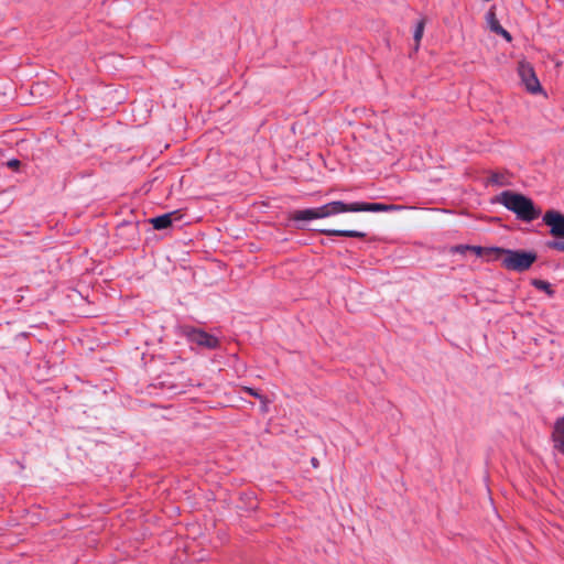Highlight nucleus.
Here are the masks:
<instances>
[{
	"instance_id": "obj_1",
	"label": "nucleus",
	"mask_w": 564,
	"mask_h": 564,
	"mask_svg": "<svg viewBox=\"0 0 564 564\" xmlns=\"http://www.w3.org/2000/svg\"><path fill=\"white\" fill-rule=\"evenodd\" d=\"M401 206L393 204H383V203H368V202H354V203H345L343 200H334L327 203L323 206L316 208H306L294 210L290 214L289 219L296 223V228L304 230L306 229L305 225L302 224L304 221H310L314 219L325 218L333 215L341 214V213H358V212H390L400 209Z\"/></svg>"
},
{
	"instance_id": "obj_2",
	"label": "nucleus",
	"mask_w": 564,
	"mask_h": 564,
	"mask_svg": "<svg viewBox=\"0 0 564 564\" xmlns=\"http://www.w3.org/2000/svg\"><path fill=\"white\" fill-rule=\"evenodd\" d=\"M491 202L501 204L508 210L512 212L517 219L524 223H531L538 219L542 214L541 208L535 205L533 199L520 192L510 189L503 191L495 196Z\"/></svg>"
},
{
	"instance_id": "obj_3",
	"label": "nucleus",
	"mask_w": 564,
	"mask_h": 564,
	"mask_svg": "<svg viewBox=\"0 0 564 564\" xmlns=\"http://www.w3.org/2000/svg\"><path fill=\"white\" fill-rule=\"evenodd\" d=\"M538 260V253L534 250L507 249L502 259V267L509 271L525 272Z\"/></svg>"
},
{
	"instance_id": "obj_4",
	"label": "nucleus",
	"mask_w": 564,
	"mask_h": 564,
	"mask_svg": "<svg viewBox=\"0 0 564 564\" xmlns=\"http://www.w3.org/2000/svg\"><path fill=\"white\" fill-rule=\"evenodd\" d=\"M518 74L521 78V83L525 86V89L530 94H541L544 93L543 87L535 74L533 65L523 59L518 64Z\"/></svg>"
},
{
	"instance_id": "obj_5",
	"label": "nucleus",
	"mask_w": 564,
	"mask_h": 564,
	"mask_svg": "<svg viewBox=\"0 0 564 564\" xmlns=\"http://www.w3.org/2000/svg\"><path fill=\"white\" fill-rule=\"evenodd\" d=\"M542 221L550 228L549 234L554 237L553 240L562 241L564 239V214L556 209H549L542 216Z\"/></svg>"
},
{
	"instance_id": "obj_6",
	"label": "nucleus",
	"mask_w": 564,
	"mask_h": 564,
	"mask_svg": "<svg viewBox=\"0 0 564 564\" xmlns=\"http://www.w3.org/2000/svg\"><path fill=\"white\" fill-rule=\"evenodd\" d=\"M184 334L186 338L198 346L214 349L218 345V340L210 334L205 333L204 330L196 328H184Z\"/></svg>"
},
{
	"instance_id": "obj_7",
	"label": "nucleus",
	"mask_w": 564,
	"mask_h": 564,
	"mask_svg": "<svg viewBox=\"0 0 564 564\" xmlns=\"http://www.w3.org/2000/svg\"><path fill=\"white\" fill-rule=\"evenodd\" d=\"M182 214L180 209L165 213L155 217L150 218L148 221L152 225L154 230H165L173 226V223L181 220Z\"/></svg>"
},
{
	"instance_id": "obj_8",
	"label": "nucleus",
	"mask_w": 564,
	"mask_h": 564,
	"mask_svg": "<svg viewBox=\"0 0 564 564\" xmlns=\"http://www.w3.org/2000/svg\"><path fill=\"white\" fill-rule=\"evenodd\" d=\"M486 20L488 22L489 29L497 35L503 37L507 42H512L513 37L509 31L501 26L500 22L497 19L495 7H491L486 13Z\"/></svg>"
},
{
	"instance_id": "obj_9",
	"label": "nucleus",
	"mask_w": 564,
	"mask_h": 564,
	"mask_svg": "<svg viewBox=\"0 0 564 564\" xmlns=\"http://www.w3.org/2000/svg\"><path fill=\"white\" fill-rule=\"evenodd\" d=\"M317 232L325 236L347 237V238H359L365 239L367 234L359 230L352 229H316Z\"/></svg>"
},
{
	"instance_id": "obj_10",
	"label": "nucleus",
	"mask_w": 564,
	"mask_h": 564,
	"mask_svg": "<svg viewBox=\"0 0 564 564\" xmlns=\"http://www.w3.org/2000/svg\"><path fill=\"white\" fill-rule=\"evenodd\" d=\"M553 442L554 447L564 455V416L555 422Z\"/></svg>"
},
{
	"instance_id": "obj_11",
	"label": "nucleus",
	"mask_w": 564,
	"mask_h": 564,
	"mask_svg": "<svg viewBox=\"0 0 564 564\" xmlns=\"http://www.w3.org/2000/svg\"><path fill=\"white\" fill-rule=\"evenodd\" d=\"M484 259L487 261V262H490V261H497V260H501L505 258V254L507 252V248H503V247H485L484 249Z\"/></svg>"
},
{
	"instance_id": "obj_12",
	"label": "nucleus",
	"mask_w": 564,
	"mask_h": 564,
	"mask_svg": "<svg viewBox=\"0 0 564 564\" xmlns=\"http://www.w3.org/2000/svg\"><path fill=\"white\" fill-rule=\"evenodd\" d=\"M426 25V18L422 17L420 20H417L414 32H413V40L415 42L414 50L417 51L420 47V42L423 37L424 29Z\"/></svg>"
},
{
	"instance_id": "obj_13",
	"label": "nucleus",
	"mask_w": 564,
	"mask_h": 564,
	"mask_svg": "<svg viewBox=\"0 0 564 564\" xmlns=\"http://www.w3.org/2000/svg\"><path fill=\"white\" fill-rule=\"evenodd\" d=\"M531 284L536 290L544 291L549 296H553L555 293L554 290L552 289V285L545 280L533 279Z\"/></svg>"
},
{
	"instance_id": "obj_14",
	"label": "nucleus",
	"mask_w": 564,
	"mask_h": 564,
	"mask_svg": "<svg viewBox=\"0 0 564 564\" xmlns=\"http://www.w3.org/2000/svg\"><path fill=\"white\" fill-rule=\"evenodd\" d=\"M498 185V186H507L510 185V182L506 181L503 175L498 172H490V177L487 180L486 185Z\"/></svg>"
},
{
	"instance_id": "obj_15",
	"label": "nucleus",
	"mask_w": 564,
	"mask_h": 564,
	"mask_svg": "<svg viewBox=\"0 0 564 564\" xmlns=\"http://www.w3.org/2000/svg\"><path fill=\"white\" fill-rule=\"evenodd\" d=\"M545 247L551 250H556L560 252H564V241H557V240H547L545 242Z\"/></svg>"
},
{
	"instance_id": "obj_16",
	"label": "nucleus",
	"mask_w": 564,
	"mask_h": 564,
	"mask_svg": "<svg viewBox=\"0 0 564 564\" xmlns=\"http://www.w3.org/2000/svg\"><path fill=\"white\" fill-rule=\"evenodd\" d=\"M22 165H23V163L19 159H15V158H13L7 162V166L14 172H19L20 169L22 167Z\"/></svg>"
},
{
	"instance_id": "obj_17",
	"label": "nucleus",
	"mask_w": 564,
	"mask_h": 564,
	"mask_svg": "<svg viewBox=\"0 0 564 564\" xmlns=\"http://www.w3.org/2000/svg\"><path fill=\"white\" fill-rule=\"evenodd\" d=\"M469 250V245H456L451 248L452 253L465 254Z\"/></svg>"
},
{
	"instance_id": "obj_18",
	"label": "nucleus",
	"mask_w": 564,
	"mask_h": 564,
	"mask_svg": "<svg viewBox=\"0 0 564 564\" xmlns=\"http://www.w3.org/2000/svg\"><path fill=\"white\" fill-rule=\"evenodd\" d=\"M484 249H485V247H481V246H471V245H469V250L468 251H471L477 257L482 258L484 257V251H485Z\"/></svg>"
},
{
	"instance_id": "obj_19",
	"label": "nucleus",
	"mask_w": 564,
	"mask_h": 564,
	"mask_svg": "<svg viewBox=\"0 0 564 564\" xmlns=\"http://www.w3.org/2000/svg\"><path fill=\"white\" fill-rule=\"evenodd\" d=\"M248 392L254 397H259V394L257 392H254L252 389H248Z\"/></svg>"
},
{
	"instance_id": "obj_20",
	"label": "nucleus",
	"mask_w": 564,
	"mask_h": 564,
	"mask_svg": "<svg viewBox=\"0 0 564 564\" xmlns=\"http://www.w3.org/2000/svg\"><path fill=\"white\" fill-rule=\"evenodd\" d=\"M314 466H317V460L315 458L312 459Z\"/></svg>"
},
{
	"instance_id": "obj_21",
	"label": "nucleus",
	"mask_w": 564,
	"mask_h": 564,
	"mask_svg": "<svg viewBox=\"0 0 564 564\" xmlns=\"http://www.w3.org/2000/svg\"><path fill=\"white\" fill-rule=\"evenodd\" d=\"M355 219H356V218H350V221H348V224L354 225V221H352V220H355Z\"/></svg>"
}]
</instances>
